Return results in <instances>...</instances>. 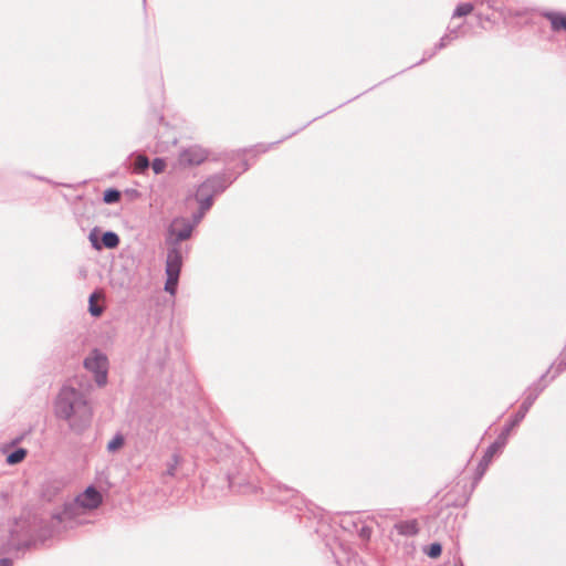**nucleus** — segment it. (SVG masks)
<instances>
[{
  "instance_id": "26",
  "label": "nucleus",
  "mask_w": 566,
  "mask_h": 566,
  "mask_svg": "<svg viewBox=\"0 0 566 566\" xmlns=\"http://www.w3.org/2000/svg\"><path fill=\"white\" fill-rule=\"evenodd\" d=\"M150 163L147 157L144 156V170H146L149 167Z\"/></svg>"
},
{
  "instance_id": "20",
  "label": "nucleus",
  "mask_w": 566,
  "mask_h": 566,
  "mask_svg": "<svg viewBox=\"0 0 566 566\" xmlns=\"http://www.w3.org/2000/svg\"><path fill=\"white\" fill-rule=\"evenodd\" d=\"M424 552L429 557L437 558L441 555L442 546L439 543H432Z\"/></svg>"
},
{
  "instance_id": "9",
  "label": "nucleus",
  "mask_w": 566,
  "mask_h": 566,
  "mask_svg": "<svg viewBox=\"0 0 566 566\" xmlns=\"http://www.w3.org/2000/svg\"><path fill=\"white\" fill-rule=\"evenodd\" d=\"M506 439L504 436L500 434V437L497 438V440L495 442H493L489 448L488 450L485 451L480 464H479V470H480V473L483 474V472L486 470L488 465L490 464V462L492 461V458L494 457L495 453H497L505 444L506 442Z\"/></svg>"
},
{
  "instance_id": "14",
  "label": "nucleus",
  "mask_w": 566,
  "mask_h": 566,
  "mask_svg": "<svg viewBox=\"0 0 566 566\" xmlns=\"http://www.w3.org/2000/svg\"><path fill=\"white\" fill-rule=\"evenodd\" d=\"M120 199V192L117 189L109 188L104 191L103 200L105 203L112 205L118 202Z\"/></svg>"
},
{
  "instance_id": "10",
  "label": "nucleus",
  "mask_w": 566,
  "mask_h": 566,
  "mask_svg": "<svg viewBox=\"0 0 566 566\" xmlns=\"http://www.w3.org/2000/svg\"><path fill=\"white\" fill-rule=\"evenodd\" d=\"M113 280L119 284L120 287L138 293V286H139V276L138 275H128L127 273L124 275H120V273H114Z\"/></svg>"
},
{
  "instance_id": "2",
  "label": "nucleus",
  "mask_w": 566,
  "mask_h": 566,
  "mask_svg": "<svg viewBox=\"0 0 566 566\" xmlns=\"http://www.w3.org/2000/svg\"><path fill=\"white\" fill-rule=\"evenodd\" d=\"M193 224L186 218H176L170 223L167 241L170 248L166 258V283L165 291L171 296L176 294L179 275L182 266L184 253L179 242L190 238Z\"/></svg>"
},
{
  "instance_id": "19",
  "label": "nucleus",
  "mask_w": 566,
  "mask_h": 566,
  "mask_svg": "<svg viewBox=\"0 0 566 566\" xmlns=\"http://www.w3.org/2000/svg\"><path fill=\"white\" fill-rule=\"evenodd\" d=\"M32 545H34V542H31V541H27V542H23V543H19V544H15L13 542V539H11L9 543H8V552H12V551H15V552H20V551H27L29 549Z\"/></svg>"
},
{
  "instance_id": "13",
  "label": "nucleus",
  "mask_w": 566,
  "mask_h": 566,
  "mask_svg": "<svg viewBox=\"0 0 566 566\" xmlns=\"http://www.w3.org/2000/svg\"><path fill=\"white\" fill-rule=\"evenodd\" d=\"M27 457V450L23 448L15 449L13 452L8 454L7 463L10 465L18 464L24 460Z\"/></svg>"
},
{
  "instance_id": "8",
  "label": "nucleus",
  "mask_w": 566,
  "mask_h": 566,
  "mask_svg": "<svg viewBox=\"0 0 566 566\" xmlns=\"http://www.w3.org/2000/svg\"><path fill=\"white\" fill-rule=\"evenodd\" d=\"M88 238H90L92 245L97 250H99L102 247H105L108 249H114L119 244V237L113 231H106L103 233L102 243L96 238V234L94 231H92L90 233Z\"/></svg>"
},
{
  "instance_id": "23",
  "label": "nucleus",
  "mask_w": 566,
  "mask_h": 566,
  "mask_svg": "<svg viewBox=\"0 0 566 566\" xmlns=\"http://www.w3.org/2000/svg\"><path fill=\"white\" fill-rule=\"evenodd\" d=\"M133 169H134V172H136V174L142 172V154H135Z\"/></svg>"
},
{
  "instance_id": "17",
  "label": "nucleus",
  "mask_w": 566,
  "mask_h": 566,
  "mask_svg": "<svg viewBox=\"0 0 566 566\" xmlns=\"http://www.w3.org/2000/svg\"><path fill=\"white\" fill-rule=\"evenodd\" d=\"M473 10V6L471 3H461L459 4L453 14L452 18H461L470 14Z\"/></svg>"
},
{
  "instance_id": "3",
  "label": "nucleus",
  "mask_w": 566,
  "mask_h": 566,
  "mask_svg": "<svg viewBox=\"0 0 566 566\" xmlns=\"http://www.w3.org/2000/svg\"><path fill=\"white\" fill-rule=\"evenodd\" d=\"M231 182L232 180L223 175L213 176L202 182L196 195L201 209L209 210L212 206L213 195L222 192Z\"/></svg>"
},
{
  "instance_id": "15",
  "label": "nucleus",
  "mask_w": 566,
  "mask_h": 566,
  "mask_svg": "<svg viewBox=\"0 0 566 566\" xmlns=\"http://www.w3.org/2000/svg\"><path fill=\"white\" fill-rule=\"evenodd\" d=\"M125 439L123 434L117 433L108 443H107V451L108 452H116L118 449H120L124 446Z\"/></svg>"
},
{
  "instance_id": "4",
  "label": "nucleus",
  "mask_w": 566,
  "mask_h": 566,
  "mask_svg": "<svg viewBox=\"0 0 566 566\" xmlns=\"http://www.w3.org/2000/svg\"><path fill=\"white\" fill-rule=\"evenodd\" d=\"M101 503V493L94 486H88L83 493L76 496L73 503L65 506L64 515L74 514L80 509L93 510Z\"/></svg>"
},
{
  "instance_id": "22",
  "label": "nucleus",
  "mask_w": 566,
  "mask_h": 566,
  "mask_svg": "<svg viewBox=\"0 0 566 566\" xmlns=\"http://www.w3.org/2000/svg\"><path fill=\"white\" fill-rule=\"evenodd\" d=\"M151 168H153L155 174H160V172H163L165 170L166 163H165L164 159L157 158V159H155L153 161Z\"/></svg>"
},
{
  "instance_id": "12",
  "label": "nucleus",
  "mask_w": 566,
  "mask_h": 566,
  "mask_svg": "<svg viewBox=\"0 0 566 566\" xmlns=\"http://www.w3.org/2000/svg\"><path fill=\"white\" fill-rule=\"evenodd\" d=\"M551 21L554 31L566 30V17L560 13L549 12L545 14Z\"/></svg>"
},
{
  "instance_id": "6",
  "label": "nucleus",
  "mask_w": 566,
  "mask_h": 566,
  "mask_svg": "<svg viewBox=\"0 0 566 566\" xmlns=\"http://www.w3.org/2000/svg\"><path fill=\"white\" fill-rule=\"evenodd\" d=\"M209 153L201 146L193 145L180 151L178 163L181 167H190L202 164Z\"/></svg>"
},
{
  "instance_id": "25",
  "label": "nucleus",
  "mask_w": 566,
  "mask_h": 566,
  "mask_svg": "<svg viewBox=\"0 0 566 566\" xmlns=\"http://www.w3.org/2000/svg\"><path fill=\"white\" fill-rule=\"evenodd\" d=\"M0 566H13V562L10 558H1L0 559Z\"/></svg>"
},
{
  "instance_id": "18",
  "label": "nucleus",
  "mask_w": 566,
  "mask_h": 566,
  "mask_svg": "<svg viewBox=\"0 0 566 566\" xmlns=\"http://www.w3.org/2000/svg\"><path fill=\"white\" fill-rule=\"evenodd\" d=\"M95 297H96V293L91 294L90 300H88V303H90L88 311L92 316L98 317L103 313V307L96 304Z\"/></svg>"
},
{
  "instance_id": "21",
  "label": "nucleus",
  "mask_w": 566,
  "mask_h": 566,
  "mask_svg": "<svg viewBox=\"0 0 566 566\" xmlns=\"http://www.w3.org/2000/svg\"><path fill=\"white\" fill-rule=\"evenodd\" d=\"M454 38H457V31L451 30L450 34H446L444 36L441 38L437 49L440 50V49L444 48L448 44V42Z\"/></svg>"
},
{
  "instance_id": "27",
  "label": "nucleus",
  "mask_w": 566,
  "mask_h": 566,
  "mask_svg": "<svg viewBox=\"0 0 566 566\" xmlns=\"http://www.w3.org/2000/svg\"><path fill=\"white\" fill-rule=\"evenodd\" d=\"M454 566H462V565H454Z\"/></svg>"
},
{
  "instance_id": "11",
  "label": "nucleus",
  "mask_w": 566,
  "mask_h": 566,
  "mask_svg": "<svg viewBox=\"0 0 566 566\" xmlns=\"http://www.w3.org/2000/svg\"><path fill=\"white\" fill-rule=\"evenodd\" d=\"M395 528L400 535L403 536H416L419 533V526L417 520L401 521L395 524Z\"/></svg>"
},
{
  "instance_id": "1",
  "label": "nucleus",
  "mask_w": 566,
  "mask_h": 566,
  "mask_svg": "<svg viewBox=\"0 0 566 566\" xmlns=\"http://www.w3.org/2000/svg\"><path fill=\"white\" fill-rule=\"evenodd\" d=\"M54 413L65 420L72 431L81 433L90 427L93 410L82 390L65 385L55 399Z\"/></svg>"
},
{
  "instance_id": "5",
  "label": "nucleus",
  "mask_w": 566,
  "mask_h": 566,
  "mask_svg": "<svg viewBox=\"0 0 566 566\" xmlns=\"http://www.w3.org/2000/svg\"><path fill=\"white\" fill-rule=\"evenodd\" d=\"M84 367L95 374V381L98 386L106 384L107 358L102 353L94 350L92 355L84 359Z\"/></svg>"
},
{
  "instance_id": "16",
  "label": "nucleus",
  "mask_w": 566,
  "mask_h": 566,
  "mask_svg": "<svg viewBox=\"0 0 566 566\" xmlns=\"http://www.w3.org/2000/svg\"><path fill=\"white\" fill-rule=\"evenodd\" d=\"M180 463V457L178 454H172L171 459L168 461L165 474L168 476H175L177 467Z\"/></svg>"
},
{
  "instance_id": "7",
  "label": "nucleus",
  "mask_w": 566,
  "mask_h": 566,
  "mask_svg": "<svg viewBox=\"0 0 566 566\" xmlns=\"http://www.w3.org/2000/svg\"><path fill=\"white\" fill-rule=\"evenodd\" d=\"M539 391H541V389H530L527 391L526 397H525L524 401L522 402V405L520 407V410L515 413V416L512 419V421L504 428V430L501 433L502 436L507 438L509 434H510V431L515 426H517L525 418V416L528 412L530 408L532 407V405L536 400Z\"/></svg>"
},
{
  "instance_id": "24",
  "label": "nucleus",
  "mask_w": 566,
  "mask_h": 566,
  "mask_svg": "<svg viewBox=\"0 0 566 566\" xmlns=\"http://www.w3.org/2000/svg\"><path fill=\"white\" fill-rule=\"evenodd\" d=\"M206 211L207 210H202L200 208V211L198 213L193 214V221L191 222V224H193V227L197 226L200 222V220L203 217Z\"/></svg>"
}]
</instances>
